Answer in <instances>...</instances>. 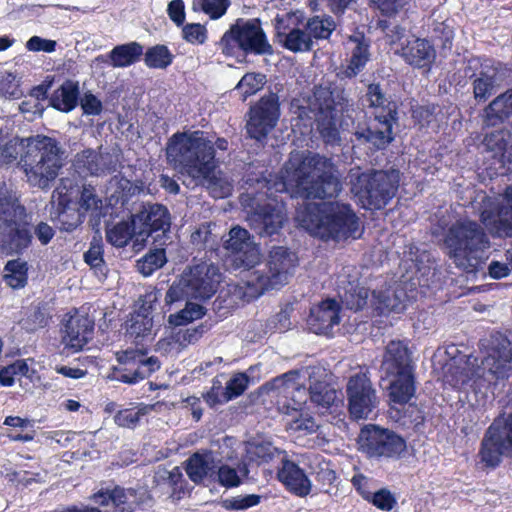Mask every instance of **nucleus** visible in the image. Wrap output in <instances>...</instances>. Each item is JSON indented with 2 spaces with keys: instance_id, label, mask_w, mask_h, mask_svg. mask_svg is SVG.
Here are the masks:
<instances>
[{
  "instance_id": "1",
  "label": "nucleus",
  "mask_w": 512,
  "mask_h": 512,
  "mask_svg": "<svg viewBox=\"0 0 512 512\" xmlns=\"http://www.w3.org/2000/svg\"><path fill=\"white\" fill-rule=\"evenodd\" d=\"M261 191L254 197L241 196L250 227L260 236L277 234L287 219L284 203L278 194L305 199L335 197L342 190L340 175L332 161L312 152L294 151L278 175L259 181Z\"/></svg>"
},
{
  "instance_id": "2",
  "label": "nucleus",
  "mask_w": 512,
  "mask_h": 512,
  "mask_svg": "<svg viewBox=\"0 0 512 512\" xmlns=\"http://www.w3.org/2000/svg\"><path fill=\"white\" fill-rule=\"evenodd\" d=\"M217 150L226 151L228 141L212 138L204 131L177 132L167 143V159L180 168L187 187L197 180H205L211 172L219 168Z\"/></svg>"
},
{
  "instance_id": "3",
  "label": "nucleus",
  "mask_w": 512,
  "mask_h": 512,
  "mask_svg": "<svg viewBox=\"0 0 512 512\" xmlns=\"http://www.w3.org/2000/svg\"><path fill=\"white\" fill-rule=\"evenodd\" d=\"M476 357L469 356L463 366L450 365L444 376L445 383L455 389H482L507 379L512 372V347L502 333L491 336L485 356L478 365Z\"/></svg>"
},
{
  "instance_id": "4",
  "label": "nucleus",
  "mask_w": 512,
  "mask_h": 512,
  "mask_svg": "<svg viewBox=\"0 0 512 512\" xmlns=\"http://www.w3.org/2000/svg\"><path fill=\"white\" fill-rule=\"evenodd\" d=\"M295 220L312 236L324 240L357 238L361 234L358 216L345 203H305L297 209Z\"/></svg>"
},
{
  "instance_id": "5",
  "label": "nucleus",
  "mask_w": 512,
  "mask_h": 512,
  "mask_svg": "<svg viewBox=\"0 0 512 512\" xmlns=\"http://www.w3.org/2000/svg\"><path fill=\"white\" fill-rule=\"evenodd\" d=\"M444 244L455 266L467 274H475L483 268L490 246L481 226L469 219L453 223L446 233Z\"/></svg>"
},
{
  "instance_id": "6",
  "label": "nucleus",
  "mask_w": 512,
  "mask_h": 512,
  "mask_svg": "<svg viewBox=\"0 0 512 512\" xmlns=\"http://www.w3.org/2000/svg\"><path fill=\"white\" fill-rule=\"evenodd\" d=\"M24 151L18 162L31 187L50 189L64 165L59 143L50 137L37 135L22 141Z\"/></svg>"
},
{
  "instance_id": "7",
  "label": "nucleus",
  "mask_w": 512,
  "mask_h": 512,
  "mask_svg": "<svg viewBox=\"0 0 512 512\" xmlns=\"http://www.w3.org/2000/svg\"><path fill=\"white\" fill-rule=\"evenodd\" d=\"M415 363L406 341L392 340L385 349L381 371L390 379L388 396L394 404L405 405L416 394Z\"/></svg>"
},
{
  "instance_id": "8",
  "label": "nucleus",
  "mask_w": 512,
  "mask_h": 512,
  "mask_svg": "<svg viewBox=\"0 0 512 512\" xmlns=\"http://www.w3.org/2000/svg\"><path fill=\"white\" fill-rule=\"evenodd\" d=\"M350 191L364 209L379 210L384 208L396 195L400 173L398 170H368L360 168L349 171Z\"/></svg>"
},
{
  "instance_id": "9",
  "label": "nucleus",
  "mask_w": 512,
  "mask_h": 512,
  "mask_svg": "<svg viewBox=\"0 0 512 512\" xmlns=\"http://www.w3.org/2000/svg\"><path fill=\"white\" fill-rule=\"evenodd\" d=\"M25 208L16 193L0 190V249L6 254L20 253L31 242L25 222Z\"/></svg>"
},
{
  "instance_id": "10",
  "label": "nucleus",
  "mask_w": 512,
  "mask_h": 512,
  "mask_svg": "<svg viewBox=\"0 0 512 512\" xmlns=\"http://www.w3.org/2000/svg\"><path fill=\"white\" fill-rule=\"evenodd\" d=\"M221 282L217 266L205 262L186 269L181 278L174 282L166 293V303L172 304L183 298L205 300L212 297Z\"/></svg>"
},
{
  "instance_id": "11",
  "label": "nucleus",
  "mask_w": 512,
  "mask_h": 512,
  "mask_svg": "<svg viewBox=\"0 0 512 512\" xmlns=\"http://www.w3.org/2000/svg\"><path fill=\"white\" fill-rule=\"evenodd\" d=\"M348 100L341 90H330L327 87H316L307 109L312 114L309 118L317 123V129L326 143L334 144L339 140L336 126L338 112H343Z\"/></svg>"
},
{
  "instance_id": "12",
  "label": "nucleus",
  "mask_w": 512,
  "mask_h": 512,
  "mask_svg": "<svg viewBox=\"0 0 512 512\" xmlns=\"http://www.w3.org/2000/svg\"><path fill=\"white\" fill-rule=\"evenodd\" d=\"M297 265L294 253L284 247L270 250L265 268L250 270L246 285L252 289V296L258 297L269 289H277L288 282Z\"/></svg>"
},
{
  "instance_id": "13",
  "label": "nucleus",
  "mask_w": 512,
  "mask_h": 512,
  "mask_svg": "<svg viewBox=\"0 0 512 512\" xmlns=\"http://www.w3.org/2000/svg\"><path fill=\"white\" fill-rule=\"evenodd\" d=\"M471 205L491 235L512 237V184L497 197L478 194Z\"/></svg>"
},
{
  "instance_id": "14",
  "label": "nucleus",
  "mask_w": 512,
  "mask_h": 512,
  "mask_svg": "<svg viewBox=\"0 0 512 512\" xmlns=\"http://www.w3.org/2000/svg\"><path fill=\"white\" fill-rule=\"evenodd\" d=\"M220 47L223 53L229 56L240 51L255 55L272 53V47L258 19H238L222 36Z\"/></svg>"
},
{
  "instance_id": "15",
  "label": "nucleus",
  "mask_w": 512,
  "mask_h": 512,
  "mask_svg": "<svg viewBox=\"0 0 512 512\" xmlns=\"http://www.w3.org/2000/svg\"><path fill=\"white\" fill-rule=\"evenodd\" d=\"M359 449L370 458L398 459L406 451V441L388 429L366 425L358 436Z\"/></svg>"
},
{
  "instance_id": "16",
  "label": "nucleus",
  "mask_w": 512,
  "mask_h": 512,
  "mask_svg": "<svg viewBox=\"0 0 512 512\" xmlns=\"http://www.w3.org/2000/svg\"><path fill=\"white\" fill-rule=\"evenodd\" d=\"M116 358L123 368L115 369L113 378L127 384H136L160 368L159 359L155 356L147 357L143 349L118 351Z\"/></svg>"
},
{
  "instance_id": "17",
  "label": "nucleus",
  "mask_w": 512,
  "mask_h": 512,
  "mask_svg": "<svg viewBox=\"0 0 512 512\" xmlns=\"http://www.w3.org/2000/svg\"><path fill=\"white\" fill-rule=\"evenodd\" d=\"M387 34L395 53L400 54L404 60L415 67L426 68L435 59V49L426 39L411 38L404 28L395 26Z\"/></svg>"
},
{
  "instance_id": "18",
  "label": "nucleus",
  "mask_w": 512,
  "mask_h": 512,
  "mask_svg": "<svg viewBox=\"0 0 512 512\" xmlns=\"http://www.w3.org/2000/svg\"><path fill=\"white\" fill-rule=\"evenodd\" d=\"M346 392L348 411L355 420L368 419L379 404L376 390L365 373L352 376Z\"/></svg>"
},
{
  "instance_id": "19",
  "label": "nucleus",
  "mask_w": 512,
  "mask_h": 512,
  "mask_svg": "<svg viewBox=\"0 0 512 512\" xmlns=\"http://www.w3.org/2000/svg\"><path fill=\"white\" fill-rule=\"evenodd\" d=\"M223 247L233 258L234 267L245 268L247 275L251 269L260 263L259 246L254 242L249 231L240 226H234L230 229L227 238L223 241Z\"/></svg>"
},
{
  "instance_id": "20",
  "label": "nucleus",
  "mask_w": 512,
  "mask_h": 512,
  "mask_svg": "<svg viewBox=\"0 0 512 512\" xmlns=\"http://www.w3.org/2000/svg\"><path fill=\"white\" fill-rule=\"evenodd\" d=\"M250 117L247 122V133L251 138L261 141L274 128L279 118L278 97L275 94L262 97L260 101L250 109Z\"/></svg>"
},
{
  "instance_id": "21",
  "label": "nucleus",
  "mask_w": 512,
  "mask_h": 512,
  "mask_svg": "<svg viewBox=\"0 0 512 512\" xmlns=\"http://www.w3.org/2000/svg\"><path fill=\"white\" fill-rule=\"evenodd\" d=\"M478 456L481 463L488 468L498 467L503 456L512 459V451L508 447L506 437L501 432L499 420H495L485 431Z\"/></svg>"
},
{
  "instance_id": "22",
  "label": "nucleus",
  "mask_w": 512,
  "mask_h": 512,
  "mask_svg": "<svg viewBox=\"0 0 512 512\" xmlns=\"http://www.w3.org/2000/svg\"><path fill=\"white\" fill-rule=\"evenodd\" d=\"M483 145L493 160L494 167H490L493 174H504L512 169V134L509 131L497 130L486 134Z\"/></svg>"
},
{
  "instance_id": "23",
  "label": "nucleus",
  "mask_w": 512,
  "mask_h": 512,
  "mask_svg": "<svg viewBox=\"0 0 512 512\" xmlns=\"http://www.w3.org/2000/svg\"><path fill=\"white\" fill-rule=\"evenodd\" d=\"M66 317L61 329L62 343L66 349L78 352L92 339L94 321L78 312Z\"/></svg>"
},
{
  "instance_id": "24",
  "label": "nucleus",
  "mask_w": 512,
  "mask_h": 512,
  "mask_svg": "<svg viewBox=\"0 0 512 512\" xmlns=\"http://www.w3.org/2000/svg\"><path fill=\"white\" fill-rule=\"evenodd\" d=\"M340 321V304L334 299H326L310 309L307 326L315 334L332 336Z\"/></svg>"
},
{
  "instance_id": "25",
  "label": "nucleus",
  "mask_w": 512,
  "mask_h": 512,
  "mask_svg": "<svg viewBox=\"0 0 512 512\" xmlns=\"http://www.w3.org/2000/svg\"><path fill=\"white\" fill-rule=\"evenodd\" d=\"M133 221L141 224L138 236L144 241L152 232H165L170 228V214L168 209L158 203H146L141 210L133 215Z\"/></svg>"
},
{
  "instance_id": "26",
  "label": "nucleus",
  "mask_w": 512,
  "mask_h": 512,
  "mask_svg": "<svg viewBox=\"0 0 512 512\" xmlns=\"http://www.w3.org/2000/svg\"><path fill=\"white\" fill-rule=\"evenodd\" d=\"M301 374L298 370H292L276 377L270 383L271 388L277 390L279 395L291 399L292 404L283 405V408L287 409V414L289 409L293 411L301 410L307 401V390L301 382Z\"/></svg>"
},
{
  "instance_id": "27",
  "label": "nucleus",
  "mask_w": 512,
  "mask_h": 512,
  "mask_svg": "<svg viewBox=\"0 0 512 512\" xmlns=\"http://www.w3.org/2000/svg\"><path fill=\"white\" fill-rule=\"evenodd\" d=\"M396 117L375 118L367 128L357 130L355 136L358 140L371 145V147L381 150L385 149L394 139L393 124Z\"/></svg>"
},
{
  "instance_id": "28",
  "label": "nucleus",
  "mask_w": 512,
  "mask_h": 512,
  "mask_svg": "<svg viewBox=\"0 0 512 512\" xmlns=\"http://www.w3.org/2000/svg\"><path fill=\"white\" fill-rule=\"evenodd\" d=\"M409 296L401 284L390 285L386 290H374L372 305L380 314L401 313L406 309Z\"/></svg>"
},
{
  "instance_id": "29",
  "label": "nucleus",
  "mask_w": 512,
  "mask_h": 512,
  "mask_svg": "<svg viewBox=\"0 0 512 512\" xmlns=\"http://www.w3.org/2000/svg\"><path fill=\"white\" fill-rule=\"evenodd\" d=\"M277 476L286 489L296 496L305 497L311 491L312 484L304 470L290 460H282Z\"/></svg>"
},
{
  "instance_id": "30",
  "label": "nucleus",
  "mask_w": 512,
  "mask_h": 512,
  "mask_svg": "<svg viewBox=\"0 0 512 512\" xmlns=\"http://www.w3.org/2000/svg\"><path fill=\"white\" fill-rule=\"evenodd\" d=\"M218 459L212 451L194 453L187 460L186 473L194 483L215 480Z\"/></svg>"
},
{
  "instance_id": "31",
  "label": "nucleus",
  "mask_w": 512,
  "mask_h": 512,
  "mask_svg": "<svg viewBox=\"0 0 512 512\" xmlns=\"http://www.w3.org/2000/svg\"><path fill=\"white\" fill-rule=\"evenodd\" d=\"M143 55V47L137 42L115 46L107 55H99L96 61L108 63L114 68H124L139 61Z\"/></svg>"
},
{
  "instance_id": "32",
  "label": "nucleus",
  "mask_w": 512,
  "mask_h": 512,
  "mask_svg": "<svg viewBox=\"0 0 512 512\" xmlns=\"http://www.w3.org/2000/svg\"><path fill=\"white\" fill-rule=\"evenodd\" d=\"M79 213L71 222H66L65 218L67 213L63 211L59 215V221L61 222L62 228L66 231L74 230L81 223V213L86 212H97L102 207V200L96 194L95 188L91 185H83L80 190V198L78 201Z\"/></svg>"
},
{
  "instance_id": "33",
  "label": "nucleus",
  "mask_w": 512,
  "mask_h": 512,
  "mask_svg": "<svg viewBox=\"0 0 512 512\" xmlns=\"http://www.w3.org/2000/svg\"><path fill=\"white\" fill-rule=\"evenodd\" d=\"M315 370L320 371L319 368L315 367H307L300 370L299 372L302 373L301 382L303 383V380L307 377L309 378L310 386L307 392V397L309 396L311 402L317 406L327 409L334 403L336 399V391L324 381L312 382V377L316 374Z\"/></svg>"
},
{
  "instance_id": "34",
  "label": "nucleus",
  "mask_w": 512,
  "mask_h": 512,
  "mask_svg": "<svg viewBox=\"0 0 512 512\" xmlns=\"http://www.w3.org/2000/svg\"><path fill=\"white\" fill-rule=\"evenodd\" d=\"M74 166L76 171L84 176H100L110 171L108 156L91 149L78 153Z\"/></svg>"
},
{
  "instance_id": "35",
  "label": "nucleus",
  "mask_w": 512,
  "mask_h": 512,
  "mask_svg": "<svg viewBox=\"0 0 512 512\" xmlns=\"http://www.w3.org/2000/svg\"><path fill=\"white\" fill-rule=\"evenodd\" d=\"M363 102L364 105L373 109L372 114L375 118L387 119V117H396L397 115L396 103L388 100L378 84H370L368 86Z\"/></svg>"
},
{
  "instance_id": "36",
  "label": "nucleus",
  "mask_w": 512,
  "mask_h": 512,
  "mask_svg": "<svg viewBox=\"0 0 512 512\" xmlns=\"http://www.w3.org/2000/svg\"><path fill=\"white\" fill-rule=\"evenodd\" d=\"M348 44L349 49L351 51V57L349 60V64L344 70V74L346 77L351 78L356 76L360 71H362L366 63L369 61L370 53L369 43L361 35H355L350 37Z\"/></svg>"
},
{
  "instance_id": "37",
  "label": "nucleus",
  "mask_w": 512,
  "mask_h": 512,
  "mask_svg": "<svg viewBox=\"0 0 512 512\" xmlns=\"http://www.w3.org/2000/svg\"><path fill=\"white\" fill-rule=\"evenodd\" d=\"M512 115V89L497 96L484 109V123L495 126Z\"/></svg>"
},
{
  "instance_id": "38",
  "label": "nucleus",
  "mask_w": 512,
  "mask_h": 512,
  "mask_svg": "<svg viewBox=\"0 0 512 512\" xmlns=\"http://www.w3.org/2000/svg\"><path fill=\"white\" fill-rule=\"evenodd\" d=\"M136 225L132 218L131 221H121L108 226L105 232L107 242L116 248L126 247L134 237L135 245L142 242L136 231Z\"/></svg>"
},
{
  "instance_id": "39",
  "label": "nucleus",
  "mask_w": 512,
  "mask_h": 512,
  "mask_svg": "<svg viewBox=\"0 0 512 512\" xmlns=\"http://www.w3.org/2000/svg\"><path fill=\"white\" fill-rule=\"evenodd\" d=\"M149 496L146 490L124 489L114 487V506L122 512H132L146 506Z\"/></svg>"
},
{
  "instance_id": "40",
  "label": "nucleus",
  "mask_w": 512,
  "mask_h": 512,
  "mask_svg": "<svg viewBox=\"0 0 512 512\" xmlns=\"http://www.w3.org/2000/svg\"><path fill=\"white\" fill-rule=\"evenodd\" d=\"M205 187L214 198L221 199L231 195L233 191L232 180L222 171L215 169L205 180H197L189 188Z\"/></svg>"
},
{
  "instance_id": "41",
  "label": "nucleus",
  "mask_w": 512,
  "mask_h": 512,
  "mask_svg": "<svg viewBox=\"0 0 512 512\" xmlns=\"http://www.w3.org/2000/svg\"><path fill=\"white\" fill-rule=\"evenodd\" d=\"M79 100V84L72 80H66L51 97L50 104L55 109L62 112L73 110Z\"/></svg>"
},
{
  "instance_id": "42",
  "label": "nucleus",
  "mask_w": 512,
  "mask_h": 512,
  "mask_svg": "<svg viewBox=\"0 0 512 512\" xmlns=\"http://www.w3.org/2000/svg\"><path fill=\"white\" fill-rule=\"evenodd\" d=\"M497 72L494 68L481 69L478 73L471 75L473 79V95L477 102H485L493 95L499 86L497 83Z\"/></svg>"
},
{
  "instance_id": "43",
  "label": "nucleus",
  "mask_w": 512,
  "mask_h": 512,
  "mask_svg": "<svg viewBox=\"0 0 512 512\" xmlns=\"http://www.w3.org/2000/svg\"><path fill=\"white\" fill-rule=\"evenodd\" d=\"M278 25V35L284 36L283 45L290 51L293 52H301L308 51L312 48L313 41L311 37L308 35L307 30L304 29H291L289 32L281 31L280 22L281 19L279 17L276 18Z\"/></svg>"
},
{
  "instance_id": "44",
  "label": "nucleus",
  "mask_w": 512,
  "mask_h": 512,
  "mask_svg": "<svg viewBox=\"0 0 512 512\" xmlns=\"http://www.w3.org/2000/svg\"><path fill=\"white\" fill-rule=\"evenodd\" d=\"M338 294L347 308L360 310L367 304L369 290L349 282L347 287H339Z\"/></svg>"
},
{
  "instance_id": "45",
  "label": "nucleus",
  "mask_w": 512,
  "mask_h": 512,
  "mask_svg": "<svg viewBox=\"0 0 512 512\" xmlns=\"http://www.w3.org/2000/svg\"><path fill=\"white\" fill-rule=\"evenodd\" d=\"M144 62L149 68L165 69L173 62V54L165 45H155L145 52Z\"/></svg>"
},
{
  "instance_id": "46",
  "label": "nucleus",
  "mask_w": 512,
  "mask_h": 512,
  "mask_svg": "<svg viewBox=\"0 0 512 512\" xmlns=\"http://www.w3.org/2000/svg\"><path fill=\"white\" fill-rule=\"evenodd\" d=\"M27 263L21 260L9 261L5 266L4 279L8 286L18 289L27 283Z\"/></svg>"
},
{
  "instance_id": "47",
  "label": "nucleus",
  "mask_w": 512,
  "mask_h": 512,
  "mask_svg": "<svg viewBox=\"0 0 512 512\" xmlns=\"http://www.w3.org/2000/svg\"><path fill=\"white\" fill-rule=\"evenodd\" d=\"M167 262L166 252L163 248H156L149 251L143 258L138 260L137 268L144 276H150L160 269Z\"/></svg>"
},
{
  "instance_id": "48",
  "label": "nucleus",
  "mask_w": 512,
  "mask_h": 512,
  "mask_svg": "<svg viewBox=\"0 0 512 512\" xmlns=\"http://www.w3.org/2000/svg\"><path fill=\"white\" fill-rule=\"evenodd\" d=\"M308 35L313 39H326L335 29L334 20L328 16H315L305 25Z\"/></svg>"
},
{
  "instance_id": "49",
  "label": "nucleus",
  "mask_w": 512,
  "mask_h": 512,
  "mask_svg": "<svg viewBox=\"0 0 512 512\" xmlns=\"http://www.w3.org/2000/svg\"><path fill=\"white\" fill-rule=\"evenodd\" d=\"M85 262L100 278L106 277L107 268L103 259V245L100 241H92L88 251L84 253Z\"/></svg>"
},
{
  "instance_id": "50",
  "label": "nucleus",
  "mask_w": 512,
  "mask_h": 512,
  "mask_svg": "<svg viewBox=\"0 0 512 512\" xmlns=\"http://www.w3.org/2000/svg\"><path fill=\"white\" fill-rule=\"evenodd\" d=\"M149 410H151V407L146 405L123 409L115 414L114 421L120 427L133 429Z\"/></svg>"
},
{
  "instance_id": "51",
  "label": "nucleus",
  "mask_w": 512,
  "mask_h": 512,
  "mask_svg": "<svg viewBox=\"0 0 512 512\" xmlns=\"http://www.w3.org/2000/svg\"><path fill=\"white\" fill-rule=\"evenodd\" d=\"M246 453L250 462L262 464L271 461L279 451L271 443H249Z\"/></svg>"
},
{
  "instance_id": "52",
  "label": "nucleus",
  "mask_w": 512,
  "mask_h": 512,
  "mask_svg": "<svg viewBox=\"0 0 512 512\" xmlns=\"http://www.w3.org/2000/svg\"><path fill=\"white\" fill-rule=\"evenodd\" d=\"M211 227V223H204L192 232L190 241L198 250L215 249L217 236L212 233Z\"/></svg>"
},
{
  "instance_id": "53",
  "label": "nucleus",
  "mask_w": 512,
  "mask_h": 512,
  "mask_svg": "<svg viewBox=\"0 0 512 512\" xmlns=\"http://www.w3.org/2000/svg\"><path fill=\"white\" fill-rule=\"evenodd\" d=\"M127 334L138 342L139 338L150 339L152 335L153 321L147 315L137 314L132 316Z\"/></svg>"
},
{
  "instance_id": "54",
  "label": "nucleus",
  "mask_w": 512,
  "mask_h": 512,
  "mask_svg": "<svg viewBox=\"0 0 512 512\" xmlns=\"http://www.w3.org/2000/svg\"><path fill=\"white\" fill-rule=\"evenodd\" d=\"M265 83V75L261 73H247L239 81L236 90L241 94L245 101L249 96L258 92Z\"/></svg>"
},
{
  "instance_id": "55",
  "label": "nucleus",
  "mask_w": 512,
  "mask_h": 512,
  "mask_svg": "<svg viewBox=\"0 0 512 512\" xmlns=\"http://www.w3.org/2000/svg\"><path fill=\"white\" fill-rule=\"evenodd\" d=\"M205 314L203 306L196 303H187L185 308L169 316V322L175 326L186 325L200 319Z\"/></svg>"
},
{
  "instance_id": "56",
  "label": "nucleus",
  "mask_w": 512,
  "mask_h": 512,
  "mask_svg": "<svg viewBox=\"0 0 512 512\" xmlns=\"http://www.w3.org/2000/svg\"><path fill=\"white\" fill-rule=\"evenodd\" d=\"M215 474V480H213V482L217 481L221 486L225 488H233L241 484V477L238 471L229 465H220V460L217 462Z\"/></svg>"
},
{
  "instance_id": "57",
  "label": "nucleus",
  "mask_w": 512,
  "mask_h": 512,
  "mask_svg": "<svg viewBox=\"0 0 512 512\" xmlns=\"http://www.w3.org/2000/svg\"><path fill=\"white\" fill-rule=\"evenodd\" d=\"M312 474H315L316 480L325 484H332L336 479L335 472L330 468L328 462H325L321 456L313 455L311 460Z\"/></svg>"
},
{
  "instance_id": "58",
  "label": "nucleus",
  "mask_w": 512,
  "mask_h": 512,
  "mask_svg": "<svg viewBox=\"0 0 512 512\" xmlns=\"http://www.w3.org/2000/svg\"><path fill=\"white\" fill-rule=\"evenodd\" d=\"M261 502V496L257 494L238 495L222 501L226 510L239 511L257 506Z\"/></svg>"
},
{
  "instance_id": "59",
  "label": "nucleus",
  "mask_w": 512,
  "mask_h": 512,
  "mask_svg": "<svg viewBox=\"0 0 512 512\" xmlns=\"http://www.w3.org/2000/svg\"><path fill=\"white\" fill-rule=\"evenodd\" d=\"M228 0H194V10L201 9L206 14H209L211 18L217 19L225 14L228 8Z\"/></svg>"
},
{
  "instance_id": "60",
  "label": "nucleus",
  "mask_w": 512,
  "mask_h": 512,
  "mask_svg": "<svg viewBox=\"0 0 512 512\" xmlns=\"http://www.w3.org/2000/svg\"><path fill=\"white\" fill-rule=\"evenodd\" d=\"M364 499L371 501L377 508L385 511L391 510L396 504V499L393 494L387 489H380L375 493L362 492Z\"/></svg>"
},
{
  "instance_id": "61",
  "label": "nucleus",
  "mask_w": 512,
  "mask_h": 512,
  "mask_svg": "<svg viewBox=\"0 0 512 512\" xmlns=\"http://www.w3.org/2000/svg\"><path fill=\"white\" fill-rule=\"evenodd\" d=\"M0 94L8 98L21 96L19 80L15 74L5 71L0 75Z\"/></svg>"
},
{
  "instance_id": "62",
  "label": "nucleus",
  "mask_w": 512,
  "mask_h": 512,
  "mask_svg": "<svg viewBox=\"0 0 512 512\" xmlns=\"http://www.w3.org/2000/svg\"><path fill=\"white\" fill-rule=\"evenodd\" d=\"M167 481L169 486L172 488L171 497L176 500L181 499L187 491L186 481L181 469L179 467H174L169 472Z\"/></svg>"
},
{
  "instance_id": "63",
  "label": "nucleus",
  "mask_w": 512,
  "mask_h": 512,
  "mask_svg": "<svg viewBox=\"0 0 512 512\" xmlns=\"http://www.w3.org/2000/svg\"><path fill=\"white\" fill-rule=\"evenodd\" d=\"M183 38L191 44H203L207 39L205 26L199 23H189L182 28Z\"/></svg>"
},
{
  "instance_id": "64",
  "label": "nucleus",
  "mask_w": 512,
  "mask_h": 512,
  "mask_svg": "<svg viewBox=\"0 0 512 512\" xmlns=\"http://www.w3.org/2000/svg\"><path fill=\"white\" fill-rule=\"evenodd\" d=\"M249 378L245 373L235 374L226 384L227 398L233 399L240 396L248 387Z\"/></svg>"
}]
</instances>
